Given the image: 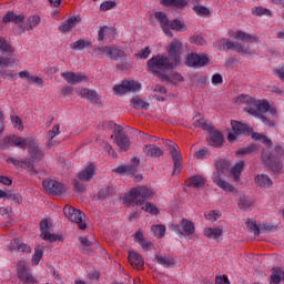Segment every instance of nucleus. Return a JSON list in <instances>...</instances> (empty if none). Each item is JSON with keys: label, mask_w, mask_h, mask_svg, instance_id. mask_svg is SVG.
Returning <instances> with one entry per match:
<instances>
[{"label": "nucleus", "mask_w": 284, "mask_h": 284, "mask_svg": "<svg viewBox=\"0 0 284 284\" xmlns=\"http://www.w3.org/2000/svg\"><path fill=\"white\" fill-rule=\"evenodd\" d=\"M41 258H43V246H36L34 254L32 256L33 265H39V263H41Z\"/></svg>", "instance_id": "3c124183"}, {"label": "nucleus", "mask_w": 284, "mask_h": 284, "mask_svg": "<svg viewBox=\"0 0 284 284\" xmlns=\"http://www.w3.org/2000/svg\"><path fill=\"white\" fill-rule=\"evenodd\" d=\"M42 187L53 196H61V194H65L67 191L65 185L57 180H44Z\"/></svg>", "instance_id": "9b49d317"}, {"label": "nucleus", "mask_w": 284, "mask_h": 284, "mask_svg": "<svg viewBox=\"0 0 284 284\" xmlns=\"http://www.w3.org/2000/svg\"><path fill=\"white\" fill-rule=\"evenodd\" d=\"M281 268L272 272L270 276V284H281Z\"/></svg>", "instance_id": "052dcab7"}, {"label": "nucleus", "mask_w": 284, "mask_h": 284, "mask_svg": "<svg viewBox=\"0 0 284 284\" xmlns=\"http://www.w3.org/2000/svg\"><path fill=\"white\" fill-rule=\"evenodd\" d=\"M245 112L251 114V116H258V100L252 99L245 108Z\"/></svg>", "instance_id": "49530a36"}, {"label": "nucleus", "mask_w": 284, "mask_h": 284, "mask_svg": "<svg viewBox=\"0 0 284 284\" xmlns=\"http://www.w3.org/2000/svg\"><path fill=\"white\" fill-rule=\"evenodd\" d=\"M146 65L151 74H160V72H168V70H174V68H176L175 64L170 61V58L161 54L151 58L146 62Z\"/></svg>", "instance_id": "7ed1b4c3"}, {"label": "nucleus", "mask_w": 284, "mask_h": 284, "mask_svg": "<svg viewBox=\"0 0 284 284\" xmlns=\"http://www.w3.org/2000/svg\"><path fill=\"white\" fill-rule=\"evenodd\" d=\"M240 210H243V212H247L250 207L254 205V200L247 197L246 195L240 196L239 203H237Z\"/></svg>", "instance_id": "a19ab883"}, {"label": "nucleus", "mask_w": 284, "mask_h": 284, "mask_svg": "<svg viewBox=\"0 0 284 284\" xmlns=\"http://www.w3.org/2000/svg\"><path fill=\"white\" fill-rule=\"evenodd\" d=\"M7 199L13 201V203H23V196H21V193L9 191L7 192Z\"/></svg>", "instance_id": "13d9d810"}, {"label": "nucleus", "mask_w": 284, "mask_h": 284, "mask_svg": "<svg viewBox=\"0 0 284 284\" xmlns=\"http://www.w3.org/2000/svg\"><path fill=\"white\" fill-rule=\"evenodd\" d=\"M61 77L67 80L69 85H77V83L85 81V75L77 74L74 72H64L61 74Z\"/></svg>", "instance_id": "5701e85b"}, {"label": "nucleus", "mask_w": 284, "mask_h": 284, "mask_svg": "<svg viewBox=\"0 0 284 284\" xmlns=\"http://www.w3.org/2000/svg\"><path fill=\"white\" fill-rule=\"evenodd\" d=\"M110 34H116V29L114 27H101L98 32V41H105Z\"/></svg>", "instance_id": "473e14b6"}, {"label": "nucleus", "mask_w": 284, "mask_h": 284, "mask_svg": "<svg viewBox=\"0 0 284 284\" xmlns=\"http://www.w3.org/2000/svg\"><path fill=\"white\" fill-rule=\"evenodd\" d=\"M80 97L82 99H88V101H94V99H98L99 94L90 89H82L79 92Z\"/></svg>", "instance_id": "de8ad7c7"}, {"label": "nucleus", "mask_w": 284, "mask_h": 284, "mask_svg": "<svg viewBox=\"0 0 284 284\" xmlns=\"http://www.w3.org/2000/svg\"><path fill=\"white\" fill-rule=\"evenodd\" d=\"M24 19H26V16H23V14L17 16V14H14V12L9 11L6 13L2 21H3V23H10V22L11 23H23Z\"/></svg>", "instance_id": "2f4dec72"}, {"label": "nucleus", "mask_w": 284, "mask_h": 284, "mask_svg": "<svg viewBox=\"0 0 284 284\" xmlns=\"http://www.w3.org/2000/svg\"><path fill=\"white\" fill-rule=\"evenodd\" d=\"M130 103L134 110H150V103L139 97L133 98Z\"/></svg>", "instance_id": "ea45409f"}, {"label": "nucleus", "mask_w": 284, "mask_h": 284, "mask_svg": "<svg viewBox=\"0 0 284 284\" xmlns=\"http://www.w3.org/2000/svg\"><path fill=\"white\" fill-rule=\"evenodd\" d=\"M243 170H245V161H240L231 168L230 172L235 183H239V181H241V174H243Z\"/></svg>", "instance_id": "a878e982"}, {"label": "nucleus", "mask_w": 284, "mask_h": 284, "mask_svg": "<svg viewBox=\"0 0 284 284\" xmlns=\"http://www.w3.org/2000/svg\"><path fill=\"white\" fill-rule=\"evenodd\" d=\"M94 174H97V168L94 166V164L90 163L85 166L84 170L80 171L77 176L79 181L88 183L92 181V179H94Z\"/></svg>", "instance_id": "a211bd4d"}, {"label": "nucleus", "mask_w": 284, "mask_h": 284, "mask_svg": "<svg viewBox=\"0 0 284 284\" xmlns=\"http://www.w3.org/2000/svg\"><path fill=\"white\" fill-rule=\"evenodd\" d=\"M109 59L111 61H125L128 59V51L120 45H110L109 47Z\"/></svg>", "instance_id": "f3484780"}, {"label": "nucleus", "mask_w": 284, "mask_h": 284, "mask_svg": "<svg viewBox=\"0 0 284 284\" xmlns=\"http://www.w3.org/2000/svg\"><path fill=\"white\" fill-rule=\"evenodd\" d=\"M210 63L207 54L191 53L186 57V65L189 68H205Z\"/></svg>", "instance_id": "2eb2a0df"}, {"label": "nucleus", "mask_w": 284, "mask_h": 284, "mask_svg": "<svg viewBox=\"0 0 284 284\" xmlns=\"http://www.w3.org/2000/svg\"><path fill=\"white\" fill-rule=\"evenodd\" d=\"M40 230H41V239L50 232V224L48 223V220H42L40 222Z\"/></svg>", "instance_id": "69168bd1"}, {"label": "nucleus", "mask_w": 284, "mask_h": 284, "mask_svg": "<svg viewBox=\"0 0 284 284\" xmlns=\"http://www.w3.org/2000/svg\"><path fill=\"white\" fill-rule=\"evenodd\" d=\"M161 4L164 6V8H179L183 10V8L187 6V0H161Z\"/></svg>", "instance_id": "f704fd0d"}, {"label": "nucleus", "mask_w": 284, "mask_h": 284, "mask_svg": "<svg viewBox=\"0 0 284 284\" xmlns=\"http://www.w3.org/2000/svg\"><path fill=\"white\" fill-rule=\"evenodd\" d=\"M63 212L64 216H67L69 221L78 224L79 230H88V224L83 222V217L85 216V214L81 212V210L72 207L70 205H65L63 207Z\"/></svg>", "instance_id": "6e6552de"}, {"label": "nucleus", "mask_w": 284, "mask_h": 284, "mask_svg": "<svg viewBox=\"0 0 284 284\" xmlns=\"http://www.w3.org/2000/svg\"><path fill=\"white\" fill-rule=\"evenodd\" d=\"M41 23V18L39 16H32L28 19L27 27H23V24L20 26L22 32H26V30H34L37 26Z\"/></svg>", "instance_id": "4c0bfd02"}, {"label": "nucleus", "mask_w": 284, "mask_h": 284, "mask_svg": "<svg viewBox=\"0 0 284 284\" xmlns=\"http://www.w3.org/2000/svg\"><path fill=\"white\" fill-rule=\"evenodd\" d=\"M17 276L19 281H21L24 284H34L37 283V280L34 276H32V273L30 272V264L26 262V260H21L17 264Z\"/></svg>", "instance_id": "1a4fd4ad"}, {"label": "nucleus", "mask_w": 284, "mask_h": 284, "mask_svg": "<svg viewBox=\"0 0 284 284\" xmlns=\"http://www.w3.org/2000/svg\"><path fill=\"white\" fill-rule=\"evenodd\" d=\"M26 150L29 152V161L31 163H39V161H43L45 154L41 146H39V142L34 138L26 139Z\"/></svg>", "instance_id": "0eeeda50"}, {"label": "nucleus", "mask_w": 284, "mask_h": 284, "mask_svg": "<svg viewBox=\"0 0 284 284\" xmlns=\"http://www.w3.org/2000/svg\"><path fill=\"white\" fill-rule=\"evenodd\" d=\"M81 23V17H70L67 21L62 22L59 27V32H71L77 24Z\"/></svg>", "instance_id": "aec40b11"}, {"label": "nucleus", "mask_w": 284, "mask_h": 284, "mask_svg": "<svg viewBox=\"0 0 284 284\" xmlns=\"http://www.w3.org/2000/svg\"><path fill=\"white\" fill-rule=\"evenodd\" d=\"M164 145H166L173 161V174H181L183 170V156H181V150L176 143L170 140H164Z\"/></svg>", "instance_id": "423d86ee"}, {"label": "nucleus", "mask_w": 284, "mask_h": 284, "mask_svg": "<svg viewBox=\"0 0 284 284\" xmlns=\"http://www.w3.org/2000/svg\"><path fill=\"white\" fill-rule=\"evenodd\" d=\"M265 232H276V225L272 223H264L260 226V234H265Z\"/></svg>", "instance_id": "e2e57ef3"}, {"label": "nucleus", "mask_w": 284, "mask_h": 284, "mask_svg": "<svg viewBox=\"0 0 284 284\" xmlns=\"http://www.w3.org/2000/svg\"><path fill=\"white\" fill-rule=\"evenodd\" d=\"M114 8H116V2L112 0L104 1L100 4L101 12H108V10H112Z\"/></svg>", "instance_id": "bf43d9fd"}, {"label": "nucleus", "mask_w": 284, "mask_h": 284, "mask_svg": "<svg viewBox=\"0 0 284 284\" xmlns=\"http://www.w3.org/2000/svg\"><path fill=\"white\" fill-rule=\"evenodd\" d=\"M235 39L243 41V43H254V41H256L255 37L243 31H236Z\"/></svg>", "instance_id": "79ce46f5"}, {"label": "nucleus", "mask_w": 284, "mask_h": 284, "mask_svg": "<svg viewBox=\"0 0 284 284\" xmlns=\"http://www.w3.org/2000/svg\"><path fill=\"white\" fill-rule=\"evenodd\" d=\"M142 210H144L145 212H150V214H153V216H156L159 214V209L150 202H146L145 206L142 207Z\"/></svg>", "instance_id": "0e129e2a"}, {"label": "nucleus", "mask_w": 284, "mask_h": 284, "mask_svg": "<svg viewBox=\"0 0 284 284\" xmlns=\"http://www.w3.org/2000/svg\"><path fill=\"white\" fill-rule=\"evenodd\" d=\"M193 12H195L197 17H212V10L201 4V2H193Z\"/></svg>", "instance_id": "c756f323"}, {"label": "nucleus", "mask_w": 284, "mask_h": 284, "mask_svg": "<svg viewBox=\"0 0 284 284\" xmlns=\"http://www.w3.org/2000/svg\"><path fill=\"white\" fill-rule=\"evenodd\" d=\"M155 263H159V265H162L163 267H174L175 261L174 257L164 254V255H156L154 258Z\"/></svg>", "instance_id": "c85d7f7f"}, {"label": "nucleus", "mask_w": 284, "mask_h": 284, "mask_svg": "<svg viewBox=\"0 0 284 284\" xmlns=\"http://www.w3.org/2000/svg\"><path fill=\"white\" fill-rule=\"evenodd\" d=\"M42 241H49V243H57V241H63V235L49 232L42 236Z\"/></svg>", "instance_id": "5fc2aeb1"}, {"label": "nucleus", "mask_w": 284, "mask_h": 284, "mask_svg": "<svg viewBox=\"0 0 284 284\" xmlns=\"http://www.w3.org/2000/svg\"><path fill=\"white\" fill-rule=\"evenodd\" d=\"M182 50L183 43L176 39H173L168 48L169 59L173 64H175V68L181 65Z\"/></svg>", "instance_id": "9d476101"}, {"label": "nucleus", "mask_w": 284, "mask_h": 284, "mask_svg": "<svg viewBox=\"0 0 284 284\" xmlns=\"http://www.w3.org/2000/svg\"><path fill=\"white\" fill-rule=\"evenodd\" d=\"M93 52L95 54H105V57H109L110 54V47L105 45V47H98L93 49Z\"/></svg>", "instance_id": "338daca9"}, {"label": "nucleus", "mask_w": 284, "mask_h": 284, "mask_svg": "<svg viewBox=\"0 0 284 284\" xmlns=\"http://www.w3.org/2000/svg\"><path fill=\"white\" fill-rule=\"evenodd\" d=\"M153 195L154 192L148 186H138L124 195L123 203L124 205H143Z\"/></svg>", "instance_id": "f03ea898"}, {"label": "nucleus", "mask_w": 284, "mask_h": 284, "mask_svg": "<svg viewBox=\"0 0 284 284\" xmlns=\"http://www.w3.org/2000/svg\"><path fill=\"white\" fill-rule=\"evenodd\" d=\"M92 48V42L90 40L85 39H79L75 42H72L70 44L71 50L83 52V50H90Z\"/></svg>", "instance_id": "bb28decb"}, {"label": "nucleus", "mask_w": 284, "mask_h": 284, "mask_svg": "<svg viewBox=\"0 0 284 284\" xmlns=\"http://www.w3.org/2000/svg\"><path fill=\"white\" fill-rule=\"evenodd\" d=\"M141 83L134 80H123L121 84L113 87L115 94H128V92H139Z\"/></svg>", "instance_id": "f8f14e48"}, {"label": "nucleus", "mask_w": 284, "mask_h": 284, "mask_svg": "<svg viewBox=\"0 0 284 284\" xmlns=\"http://www.w3.org/2000/svg\"><path fill=\"white\" fill-rule=\"evenodd\" d=\"M108 128L113 130L111 139H114V143H116L118 148H120L122 152H128L130 149V140L128 139V135H125V132H123L121 124H116L113 121H110L108 122Z\"/></svg>", "instance_id": "20e7f679"}, {"label": "nucleus", "mask_w": 284, "mask_h": 284, "mask_svg": "<svg viewBox=\"0 0 284 284\" xmlns=\"http://www.w3.org/2000/svg\"><path fill=\"white\" fill-rule=\"evenodd\" d=\"M129 263H131L132 267L135 270H143V265H145L143 257L136 252L129 253Z\"/></svg>", "instance_id": "393cba45"}, {"label": "nucleus", "mask_w": 284, "mask_h": 284, "mask_svg": "<svg viewBox=\"0 0 284 284\" xmlns=\"http://www.w3.org/2000/svg\"><path fill=\"white\" fill-rule=\"evenodd\" d=\"M204 234L207 236V239H214V241H219V239L223 236V231L221 229L207 227L204 230Z\"/></svg>", "instance_id": "c03bdc74"}, {"label": "nucleus", "mask_w": 284, "mask_h": 284, "mask_svg": "<svg viewBox=\"0 0 284 284\" xmlns=\"http://www.w3.org/2000/svg\"><path fill=\"white\" fill-rule=\"evenodd\" d=\"M80 243L82 245V248H81L82 254H89V252H91L92 242H90L88 237H80Z\"/></svg>", "instance_id": "4d7b16f0"}, {"label": "nucleus", "mask_w": 284, "mask_h": 284, "mask_svg": "<svg viewBox=\"0 0 284 284\" xmlns=\"http://www.w3.org/2000/svg\"><path fill=\"white\" fill-rule=\"evenodd\" d=\"M209 145L213 148H223V133L213 131L210 133Z\"/></svg>", "instance_id": "cd10ccee"}, {"label": "nucleus", "mask_w": 284, "mask_h": 284, "mask_svg": "<svg viewBox=\"0 0 284 284\" xmlns=\"http://www.w3.org/2000/svg\"><path fill=\"white\" fill-rule=\"evenodd\" d=\"M261 161L264 168H267L273 174H278V172L283 170V161L271 151L263 150L261 153Z\"/></svg>", "instance_id": "39448f33"}, {"label": "nucleus", "mask_w": 284, "mask_h": 284, "mask_svg": "<svg viewBox=\"0 0 284 284\" xmlns=\"http://www.w3.org/2000/svg\"><path fill=\"white\" fill-rule=\"evenodd\" d=\"M254 152H258V144H250L248 146L240 149L236 154L245 155V154H254Z\"/></svg>", "instance_id": "603ef678"}, {"label": "nucleus", "mask_w": 284, "mask_h": 284, "mask_svg": "<svg viewBox=\"0 0 284 284\" xmlns=\"http://www.w3.org/2000/svg\"><path fill=\"white\" fill-rule=\"evenodd\" d=\"M175 230L181 236H194L196 226L194 225V222L187 219H182L181 223L175 225Z\"/></svg>", "instance_id": "dca6fc26"}, {"label": "nucleus", "mask_w": 284, "mask_h": 284, "mask_svg": "<svg viewBox=\"0 0 284 284\" xmlns=\"http://www.w3.org/2000/svg\"><path fill=\"white\" fill-rule=\"evenodd\" d=\"M151 232H153L154 236L158 239H163L165 236V225L156 224L152 225Z\"/></svg>", "instance_id": "8fccbe9b"}, {"label": "nucleus", "mask_w": 284, "mask_h": 284, "mask_svg": "<svg viewBox=\"0 0 284 284\" xmlns=\"http://www.w3.org/2000/svg\"><path fill=\"white\" fill-rule=\"evenodd\" d=\"M111 194H112V189L104 187L99 191L98 197L103 200V199H108V196H110Z\"/></svg>", "instance_id": "774afa93"}, {"label": "nucleus", "mask_w": 284, "mask_h": 284, "mask_svg": "<svg viewBox=\"0 0 284 284\" xmlns=\"http://www.w3.org/2000/svg\"><path fill=\"white\" fill-rule=\"evenodd\" d=\"M154 18L159 21L163 32H165V30H168L170 26V19L168 18V13L163 11H156L154 13Z\"/></svg>", "instance_id": "72a5a7b5"}, {"label": "nucleus", "mask_w": 284, "mask_h": 284, "mask_svg": "<svg viewBox=\"0 0 284 284\" xmlns=\"http://www.w3.org/2000/svg\"><path fill=\"white\" fill-rule=\"evenodd\" d=\"M10 145L26 150V139L17 135L6 136L0 140V150H10Z\"/></svg>", "instance_id": "4468645a"}, {"label": "nucleus", "mask_w": 284, "mask_h": 284, "mask_svg": "<svg viewBox=\"0 0 284 284\" xmlns=\"http://www.w3.org/2000/svg\"><path fill=\"white\" fill-rule=\"evenodd\" d=\"M266 112H270V114H272V116H274L275 119L278 118L276 109L271 108L267 100H263L262 102L258 100L257 116H263V114H266Z\"/></svg>", "instance_id": "412c9836"}, {"label": "nucleus", "mask_w": 284, "mask_h": 284, "mask_svg": "<svg viewBox=\"0 0 284 284\" xmlns=\"http://www.w3.org/2000/svg\"><path fill=\"white\" fill-rule=\"evenodd\" d=\"M59 130H60L59 124H54L52 130L47 133L48 141H49L47 143L48 148H53L54 146V142H52V141H54L55 136H59V134H60Z\"/></svg>", "instance_id": "37998d69"}, {"label": "nucleus", "mask_w": 284, "mask_h": 284, "mask_svg": "<svg viewBox=\"0 0 284 284\" xmlns=\"http://www.w3.org/2000/svg\"><path fill=\"white\" fill-rule=\"evenodd\" d=\"M252 14H255L256 17H272V11L263 7H255L252 9Z\"/></svg>", "instance_id": "864d4df0"}, {"label": "nucleus", "mask_w": 284, "mask_h": 284, "mask_svg": "<svg viewBox=\"0 0 284 284\" xmlns=\"http://www.w3.org/2000/svg\"><path fill=\"white\" fill-rule=\"evenodd\" d=\"M192 187H203L205 185V179L201 175H194L190 179Z\"/></svg>", "instance_id": "6e6d98bb"}, {"label": "nucleus", "mask_w": 284, "mask_h": 284, "mask_svg": "<svg viewBox=\"0 0 284 284\" xmlns=\"http://www.w3.org/2000/svg\"><path fill=\"white\" fill-rule=\"evenodd\" d=\"M219 50H235L241 54H250V48L243 45L242 43L230 41L229 39L222 38L219 40Z\"/></svg>", "instance_id": "ddd939ff"}, {"label": "nucleus", "mask_w": 284, "mask_h": 284, "mask_svg": "<svg viewBox=\"0 0 284 284\" xmlns=\"http://www.w3.org/2000/svg\"><path fill=\"white\" fill-rule=\"evenodd\" d=\"M118 174H128L134 176L136 174V166L134 165H121L115 169Z\"/></svg>", "instance_id": "a18cd8bd"}, {"label": "nucleus", "mask_w": 284, "mask_h": 284, "mask_svg": "<svg viewBox=\"0 0 284 284\" xmlns=\"http://www.w3.org/2000/svg\"><path fill=\"white\" fill-rule=\"evenodd\" d=\"M231 125L234 134L236 135L243 134V135L250 136V134H252V126L245 123H241L239 121H231Z\"/></svg>", "instance_id": "6ab92c4d"}, {"label": "nucleus", "mask_w": 284, "mask_h": 284, "mask_svg": "<svg viewBox=\"0 0 284 284\" xmlns=\"http://www.w3.org/2000/svg\"><path fill=\"white\" fill-rule=\"evenodd\" d=\"M186 29V27L181 22L179 19H174L172 21L169 20V27L168 30H164V33L168 34V37H173L171 30H176V32H183Z\"/></svg>", "instance_id": "b1692460"}, {"label": "nucleus", "mask_w": 284, "mask_h": 284, "mask_svg": "<svg viewBox=\"0 0 284 284\" xmlns=\"http://www.w3.org/2000/svg\"><path fill=\"white\" fill-rule=\"evenodd\" d=\"M254 181L258 187H272L274 185V182H272V179L267 174H258Z\"/></svg>", "instance_id": "7c9ffc66"}, {"label": "nucleus", "mask_w": 284, "mask_h": 284, "mask_svg": "<svg viewBox=\"0 0 284 284\" xmlns=\"http://www.w3.org/2000/svg\"><path fill=\"white\" fill-rule=\"evenodd\" d=\"M0 75L2 79H8L9 81H14V79H17V73L14 70L0 71Z\"/></svg>", "instance_id": "680f3d73"}, {"label": "nucleus", "mask_w": 284, "mask_h": 284, "mask_svg": "<svg viewBox=\"0 0 284 284\" xmlns=\"http://www.w3.org/2000/svg\"><path fill=\"white\" fill-rule=\"evenodd\" d=\"M14 47L6 38H0V52L1 54H14Z\"/></svg>", "instance_id": "58836bf2"}, {"label": "nucleus", "mask_w": 284, "mask_h": 284, "mask_svg": "<svg viewBox=\"0 0 284 284\" xmlns=\"http://www.w3.org/2000/svg\"><path fill=\"white\" fill-rule=\"evenodd\" d=\"M143 152L145 156H151L152 159H159V156H163V150L154 144H145Z\"/></svg>", "instance_id": "4be33fe9"}, {"label": "nucleus", "mask_w": 284, "mask_h": 284, "mask_svg": "<svg viewBox=\"0 0 284 284\" xmlns=\"http://www.w3.org/2000/svg\"><path fill=\"white\" fill-rule=\"evenodd\" d=\"M192 128H201L202 130H206L207 132H212V130H214V125L212 123H207V120H205L204 118L196 119L191 125V129Z\"/></svg>", "instance_id": "e433bc0d"}, {"label": "nucleus", "mask_w": 284, "mask_h": 284, "mask_svg": "<svg viewBox=\"0 0 284 284\" xmlns=\"http://www.w3.org/2000/svg\"><path fill=\"white\" fill-rule=\"evenodd\" d=\"M19 63V60L14 58L1 57L0 55V67L1 68H14Z\"/></svg>", "instance_id": "09e8293b"}, {"label": "nucleus", "mask_w": 284, "mask_h": 284, "mask_svg": "<svg viewBox=\"0 0 284 284\" xmlns=\"http://www.w3.org/2000/svg\"><path fill=\"white\" fill-rule=\"evenodd\" d=\"M7 163H12L16 168H21L22 170H28V168H32V162L30 159H24V160H17L14 158H8Z\"/></svg>", "instance_id": "c9c22d12"}, {"label": "nucleus", "mask_w": 284, "mask_h": 284, "mask_svg": "<svg viewBox=\"0 0 284 284\" xmlns=\"http://www.w3.org/2000/svg\"><path fill=\"white\" fill-rule=\"evenodd\" d=\"M230 172V161L227 160H216L215 161V172L212 175V181L220 187V190H223V192H231V194H237L239 190L234 187V185L230 184L227 181H225V174Z\"/></svg>", "instance_id": "f257e3e1"}]
</instances>
